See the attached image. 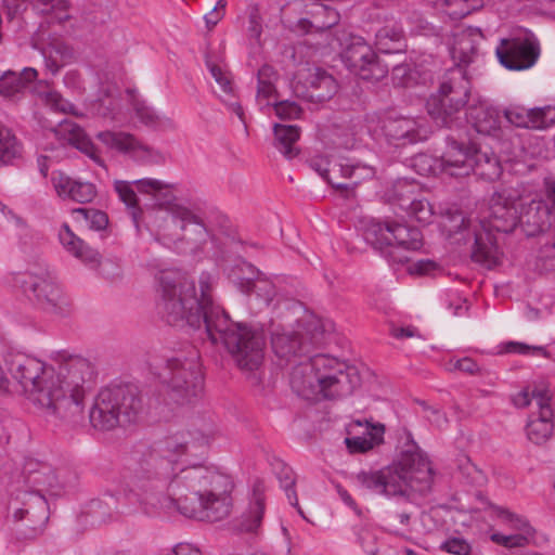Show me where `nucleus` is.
<instances>
[{"mask_svg":"<svg viewBox=\"0 0 555 555\" xmlns=\"http://www.w3.org/2000/svg\"><path fill=\"white\" fill-rule=\"evenodd\" d=\"M186 451L184 435H173L143 455L132 480L140 502L157 506L167 496L186 517L211 522L227 518L233 506L231 477L203 465L183 467L179 459Z\"/></svg>","mask_w":555,"mask_h":555,"instance_id":"nucleus-1","label":"nucleus"},{"mask_svg":"<svg viewBox=\"0 0 555 555\" xmlns=\"http://www.w3.org/2000/svg\"><path fill=\"white\" fill-rule=\"evenodd\" d=\"M96 376L95 364L78 354L61 351L37 360V416L53 425L81 421Z\"/></svg>","mask_w":555,"mask_h":555,"instance_id":"nucleus-2","label":"nucleus"},{"mask_svg":"<svg viewBox=\"0 0 555 555\" xmlns=\"http://www.w3.org/2000/svg\"><path fill=\"white\" fill-rule=\"evenodd\" d=\"M216 280V275L203 272L197 293L194 281L175 271L160 272L157 308L162 319L170 326L199 328L204 324L206 330L208 314L220 308L212 299Z\"/></svg>","mask_w":555,"mask_h":555,"instance_id":"nucleus-3","label":"nucleus"},{"mask_svg":"<svg viewBox=\"0 0 555 555\" xmlns=\"http://www.w3.org/2000/svg\"><path fill=\"white\" fill-rule=\"evenodd\" d=\"M289 383L294 392L306 400H335L350 396L360 386L361 376L354 365L315 354L293 367Z\"/></svg>","mask_w":555,"mask_h":555,"instance_id":"nucleus-4","label":"nucleus"},{"mask_svg":"<svg viewBox=\"0 0 555 555\" xmlns=\"http://www.w3.org/2000/svg\"><path fill=\"white\" fill-rule=\"evenodd\" d=\"M359 483L377 494L405 496L408 490L427 493L434 482V472L428 457L418 449L404 451L399 461L376 472H361Z\"/></svg>","mask_w":555,"mask_h":555,"instance_id":"nucleus-5","label":"nucleus"},{"mask_svg":"<svg viewBox=\"0 0 555 555\" xmlns=\"http://www.w3.org/2000/svg\"><path fill=\"white\" fill-rule=\"evenodd\" d=\"M208 315L206 333L211 343H221L241 370H257L264 358L263 330L257 325L232 321L221 308Z\"/></svg>","mask_w":555,"mask_h":555,"instance_id":"nucleus-6","label":"nucleus"},{"mask_svg":"<svg viewBox=\"0 0 555 555\" xmlns=\"http://www.w3.org/2000/svg\"><path fill=\"white\" fill-rule=\"evenodd\" d=\"M142 391L132 384H113L100 389L89 417L95 429L108 431L137 424L147 414Z\"/></svg>","mask_w":555,"mask_h":555,"instance_id":"nucleus-7","label":"nucleus"},{"mask_svg":"<svg viewBox=\"0 0 555 555\" xmlns=\"http://www.w3.org/2000/svg\"><path fill=\"white\" fill-rule=\"evenodd\" d=\"M520 195L517 191L503 188L493 193L490 199L489 216L481 223L482 231L469 233L474 237L472 259L488 269L499 262V248L491 231L511 233L519 223Z\"/></svg>","mask_w":555,"mask_h":555,"instance_id":"nucleus-8","label":"nucleus"},{"mask_svg":"<svg viewBox=\"0 0 555 555\" xmlns=\"http://www.w3.org/2000/svg\"><path fill=\"white\" fill-rule=\"evenodd\" d=\"M334 330L328 320L315 314L305 315L298 322V330L276 326L271 332V346L276 357L289 362L292 359L306 358L312 348L324 344L325 335Z\"/></svg>","mask_w":555,"mask_h":555,"instance_id":"nucleus-9","label":"nucleus"},{"mask_svg":"<svg viewBox=\"0 0 555 555\" xmlns=\"http://www.w3.org/2000/svg\"><path fill=\"white\" fill-rule=\"evenodd\" d=\"M137 191L152 195L160 207L166 208L173 222L179 223L185 232L183 238L194 244V249H201L208 242L210 234L204 220L190 208L173 203L175 196L170 192L172 184L154 178L134 180Z\"/></svg>","mask_w":555,"mask_h":555,"instance_id":"nucleus-10","label":"nucleus"},{"mask_svg":"<svg viewBox=\"0 0 555 555\" xmlns=\"http://www.w3.org/2000/svg\"><path fill=\"white\" fill-rule=\"evenodd\" d=\"M442 172L451 177H476L494 181L502 173V165L493 152L472 150L463 143L452 141L440 158Z\"/></svg>","mask_w":555,"mask_h":555,"instance_id":"nucleus-11","label":"nucleus"},{"mask_svg":"<svg viewBox=\"0 0 555 555\" xmlns=\"http://www.w3.org/2000/svg\"><path fill=\"white\" fill-rule=\"evenodd\" d=\"M363 236L366 243L377 250L384 251V249L389 248L388 256L398 262L408 261V257H396L395 253L397 250H418L423 246L422 233L417 228L389 220L372 219L367 221Z\"/></svg>","mask_w":555,"mask_h":555,"instance_id":"nucleus-12","label":"nucleus"},{"mask_svg":"<svg viewBox=\"0 0 555 555\" xmlns=\"http://www.w3.org/2000/svg\"><path fill=\"white\" fill-rule=\"evenodd\" d=\"M162 379L167 387L169 401L178 404L191 402L203 388V377L195 357L168 359Z\"/></svg>","mask_w":555,"mask_h":555,"instance_id":"nucleus-13","label":"nucleus"},{"mask_svg":"<svg viewBox=\"0 0 555 555\" xmlns=\"http://www.w3.org/2000/svg\"><path fill=\"white\" fill-rule=\"evenodd\" d=\"M339 44L346 47L340 55L346 65L362 80L376 82L386 77L387 66L382 64L374 49L363 37H345L344 42L336 37Z\"/></svg>","mask_w":555,"mask_h":555,"instance_id":"nucleus-14","label":"nucleus"},{"mask_svg":"<svg viewBox=\"0 0 555 555\" xmlns=\"http://www.w3.org/2000/svg\"><path fill=\"white\" fill-rule=\"evenodd\" d=\"M380 130L386 140L396 146L414 144L428 137L424 119L387 112L380 119Z\"/></svg>","mask_w":555,"mask_h":555,"instance_id":"nucleus-15","label":"nucleus"},{"mask_svg":"<svg viewBox=\"0 0 555 555\" xmlns=\"http://www.w3.org/2000/svg\"><path fill=\"white\" fill-rule=\"evenodd\" d=\"M495 53L500 64L506 69L524 70L535 64L540 46L530 37H503Z\"/></svg>","mask_w":555,"mask_h":555,"instance_id":"nucleus-16","label":"nucleus"},{"mask_svg":"<svg viewBox=\"0 0 555 555\" xmlns=\"http://www.w3.org/2000/svg\"><path fill=\"white\" fill-rule=\"evenodd\" d=\"M96 139L107 149L129 155L138 162L156 164L163 159L158 151L144 144L129 132L106 130L99 132Z\"/></svg>","mask_w":555,"mask_h":555,"instance_id":"nucleus-17","label":"nucleus"},{"mask_svg":"<svg viewBox=\"0 0 555 555\" xmlns=\"http://www.w3.org/2000/svg\"><path fill=\"white\" fill-rule=\"evenodd\" d=\"M61 244L74 257L80 259L90 266H100L101 274L108 280H115L120 276V267L111 260L101 261L100 253L86 244L68 227L64 224L59 233Z\"/></svg>","mask_w":555,"mask_h":555,"instance_id":"nucleus-18","label":"nucleus"},{"mask_svg":"<svg viewBox=\"0 0 555 555\" xmlns=\"http://www.w3.org/2000/svg\"><path fill=\"white\" fill-rule=\"evenodd\" d=\"M62 488L56 469L48 462L37 461V512L40 511L43 526L48 524L51 513L55 509V502Z\"/></svg>","mask_w":555,"mask_h":555,"instance_id":"nucleus-19","label":"nucleus"},{"mask_svg":"<svg viewBox=\"0 0 555 555\" xmlns=\"http://www.w3.org/2000/svg\"><path fill=\"white\" fill-rule=\"evenodd\" d=\"M505 120L515 127L527 129H544L555 122V107L544 106L526 108L512 104L502 111Z\"/></svg>","mask_w":555,"mask_h":555,"instance_id":"nucleus-20","label":"nucleus"},{"mask_svg":"<svg viewBox=\"0 0 555 555\" xmlns=\"http://www.w3.org/2000/svg\"><path fill=\"white\" fill-rule=\"evenodd\" d=\"M519 225L527 236H535L551 227L552 209L542 199H519Z\"/></svg>","mask_w":555,"mask_h":555,"instance_id":"nucleus-21","label":"nucleus"},{"mask_svg":"<svg viewBox=\"0 0 555 555\" xmlns=\"http://www.w3.org/2000/svg\"><path fill=\"white\" fill-rule=\"evenodd\" d=\"M5 365L12 378L24 395L35 391V357L20 349L12 348L4 356Z\"/></svg>","mask_w":555,"mask_h":555,"instance_id":"nucleus-22","label":"nucleus"},{"mask_svg":"<svg viewBox=\"0 0 555 555\" xmlns=\"http://www.w3.org/2000/svg\"><path fill=\"white\" fill-rule=\"evenodd\" d=\"M51 182L60 197L80 204L91 203L98 194L93 183L73 179L61 171L52 172Z\"/></svg>","mask_w":555,"mask_h":555,"instance_id":"nucleus-23","label":"nucleus"},{"mask_svg":"<svg viewBox=\"0 0 555 555\" xmlns=\"http://www.w3.org/2000/svg\"><path fill=\"white\" fill-rule=\"evenodd\" d=\"M37 304L48 312L63 314L70 302L50 272L37 276Z\"/></svg>","mask_w":555,"mask_h":555,"instance_id":"nucleus-24","label":"nucleus"},{"mask_svg":"<svg viewBox=\"0 0 555 555\" xmlns=\"http://www.w3.org/2000/svg\"><path fill=\"white\" fill-rule=\"evenodd\" d=\"M339 18L340 15L335 9L318 4L311 12V18H299L294 26L289 27V30L298 35L323 33L336 26Z\"/></svg>","mask_w":555,"mask_h":555,"instance_id":"nucleus-25","label":"nucleus"},{"mask_svg":"<svg viewBox=\"0 0 555 555\" xmlns=\"http://www.w3.org/2000/svg\"><path fill=\"white\" fill-rule=\"evenodd\" d=\"M451 98L457 105H466L470 95V81L466 69L462 67L449 68L442 77L438 92Z\"/></svg>","mask_w":555,"mask_h":555,"instance_id":"nucleus-26","label":"nucleus"},{"mask_svg":"<svg viewBox=\"0 0 555 555\" xmlns=\"http://www.w3.org/2000/svg\"><path fill=\"white\" fill-rule=\"evenodd\" d=\"M223 42L217 47L212 42H208L205 51V64L216 83L220 87L224 95L233 94V82L231 73L221 66L223 62Z\"/></svg>","mask_w":555,"mask_h":555,"instance_id":"nucleus-27","label":"nucleus"},{"mask_svg":"<svg viewBox=\"0 0 555 555\" xmlns=\"http://www.w3.org/2000/svg\"><path fill=\"white\" fill-rule=\"evenodd\" d=\"M426 107L438 126L451 128L461 119L460 115L465 106L455 104L451 98L436 93L430 95Z\"/></svg>","mask_w":555,"mask_h":555,"instance_id":"nucleus-28","label":"nucleus"},{"mask_svg":"<svg viewBox=\"0 0 555 555\" xmlns=\"http://www.w3.org/2000/svg\"><path fill=\"white\" fill-rule=\"evenodd\" d=\"M35 68L25 67L20 74L5 72L0 77V94L7 98H18L25 93L35 91Z\"/></svg>","mask_w":555,"mask_h":555,"instance_id":"nucleus-29","label":"nucleus"},{"mask_svg":"<svg viewBox=\"0 0 555 555\" xmlns=\"http://www.w3.org/2000/svg\"><path fill=\"white\" fill-rule=\"evenodd\" d=\"M67 9V0H37V18H41L37 22V35L50 30L55 24H62L69 20Z\"/></svg>","mask_w":555,"mask_h":555,"instance_id":"nucleus-30","label":"nucleus"},{"mask_svg":"<svg viewBox=\"0 0 555 555\" xmlns=\"http://www.w3.org/2000/svg\"><path fill=\"white\" fill-rule=\"evenodd\" d=\"M501 114L499 108L481 104L470 108V117L476 131L480 134L490 135L496 139L502 138Z\"/></svg>","mask_w":555,"mask_h":555,"instance_id":"nucleus-31","label":"nucleus"},{"mask_svg":"<svg viewBox=\"0 0 555 555\" xmlns=\"http://www.w3.org/2000/svg\"><path fill=\"white\" fill-rule=\"evenodd\" d=\"M309 99L312 102H325L331 100L339 89L336 79L320 67L310 70L309 77Z\"/></svg>","mask_w":555,"mask_h":555,"instance_id":"nucleus-32","label":"nucleus"},{"mask_svg":"<svg viewBox=\"0 0 555 555\" xmlns=\"http://www.w3.org/2000/svg\"><path fill=\"white\" fill-rule=\"evenodd\" d=\"M400 504H392L385 514L384 528L396 535L405 537L410 532V520L414 514L413 505L405 499Z\"/></svg>","mask_w":555,"mask_h":555,"instance_id":"nucleus-33","label":"nucleus"},{"mask_svg":"<svg viewBox=\"0 0 555 555\" xmlns=\"http://www.w3.org/2000/svg\"><path fill=\"white\" fill-rule=\"evenodd\" d=\"M60 131L68 133V141L80 152L90 157L98 165L104 166V162L99 154L94 143L86 135L83 130L76 124L64 119L60 121Z\"/></svg>","mask_w":555,"mask_h":555,"instance_id":"nucleus-34","label":"nucleus"},{"mask_svg":"<svg viewBox=\"0 0 555 555\" xmlns=\"http://www.w3.org/2000/svg\"><path fill=\"white\" fill-rule=\"evenodd\" d=\"M274 146L287 159H293L299 153L296 143L300 137V128L295 125L275 124L273 127Z\"/></svg>","mask_w":555,"mask_h":555,"instance_id":"nucleus-35","label":"nucleus"},{"mask_svg":"<svg viewBox=\"0 0 555 555\" xmlns=\"http://www.w3.org/2000/svg\"><path fill=\"white\" fill-rule=\"evenodd\" d=\"M243 267L249 272L246 279H242L241 285L243 291L246 293L255 292L266 305H269L276 294L274 284L268 279L260 278V272L250 263H243Z\"/></svg>","mask_w":555,"mask_h":555,"instance_id":"nucleus-36","label":"nucleus"},{"mask_svg":"<svg viewBox=\"0 0 555 555\" xmlns=\"http://www.w3.org/2000/svg\"><path fill=\"white\" fill-rule=\"evenodd\" d=\"M553 414L544 409L542 417L532 414L526 426L528 439L534 444L541 446L547 442L554 433Z\"/></svg>","mask_w":555,"mask_h":555,"instance_id":"nucleus-37","label":"nucleus"},{"mask_svg":"<svg viewBox=\"0 0 555 555\" xmlns=\"http://www.w3.org/2000/svg\"><path fill=\"white\" fill-rule=\"evenodd\" d=\"M421 186L415 181L408 179H398L392 186L387 190L385 196L390 204L398 205L402 210L413 205V199L417 197Z\"/></svg>","mask_w":555,"mask_h":555,"instance_id":"nucleus-38","label":"nucleus"},{"mask_svg":"<svg viewBox=\"0 0 555 555\" xmlns=\"http://www.w3.org/2000/svg\"><path fill=\"white\" fill-rule=\"evenodd\" d=\"M478 50L472 37H454L450 47V55L454 62V67L465 69L477 57Z\"/></svg>","mask_w":555,"mask_h":555,"instance_id":"nucleus-39","label":"nucleus"},{"mask_svg":"<svg viewBox=\"0 0 555 555\" xmlns=\"http://www.w3.org/2000/svg\"><path fill=\"white\" fill-rule=\"evenodd\" d=\"M133 181H125V180H115L114 181V190L118 195V198L126 205L129 214L138 225L139 218L141 217L142 209L139 205V198L133 189Z\"/></svg>","mask_w":555,"mask_h":555,"instance_id":"nucleus-40","label":"nucleus"},{"mask_svg":"<svg viewBox=\"0 0 555 555\" xmlns=\"http://www.w3.org/2000/svg\"><path fill=\"white\" fill-rule=\"evenodd\" d=\"M70 214L76 223L90 230L102 231L108 224V217L102 210L81 207L73 209Z\"/></svg>","mask_w":555,"mask_h":555,"instance_id":"nucleus-41","label":"nucleus"},{"mask_svg":"<svg viewBox=\"0 0 555 555\" xmlns=\"http://www.w3.org/2000/svg\"><path fill=\"white\" fill-rule=\"evenodd\" d=\"M385 427L382 424L371 425L367 437L346 438L347 448L350 452H366L383 442Z\"/></svg>","mask_w":555,"mask_h":555,"instance_id":"nucleus-42","label":"nucleus"},{"mask_svg":"<svg viewBox=\"0 0 555 555\" xmlns=\"http://www.w3.org/2000/svg\"><path fill=\"white\" fill-rule=\"evenodd\" d=\"M41 53L44 57L47 69L53 75L73 56L72 51L59 41H54L48 48L41 49Z\"/></svg>","mask_w":555,"mask_h":555,"instance_id":"nucleus-43","label":"nucleus"},{"mask_svg":"<svg viewBox=\"0 0 555 555\" xmlns=\"http://www.w3.org/2000/svg\"><path fill=\"white\" fill-rule=\"evenodd\" d=\"M278 72L268 64L262 65L257 73V96L268 99L276 92Z\"/></svg>","mask_w":555,"mask_h":555,"instance_id":"nucleus-44","label":"nucleus"},{"mask_svg":"<svg viewBox=\"0 0 555 555\" xmlns=\"http://www.w3.org/2000/svg\"><path fill=\"white\" fill-rule=\"evenodd\" d=\"M255 500L250 503L249 508L242 515L241 529L245 531H255L261 524L264 503L260 493L255 490Z\"/></svg>","mask_w":555,"mask_h":555,"instance_id":"nucleus-45","label":"nucleus"},{"mask_svg":"<svg viewBox=\"0 0 555 555\" xmlns=\"http://www.w3.org/2000/svg\"><path fill=\"white\" fill-rule=\"evenodd\" d=\"M21 153L15 135L0 122V164H8Z\"/></svg>","mask_w":555,"mask_h":555,"instance_id":"nucleus-46","label":"nucleus"},{"mask_svg":"<svg viewBox=\"0 0 555 555\" xmlns=\"http://www.w3.org/2000/svg\"><path fill=\"white\" fill-rule=\"evenodd\" d=\"M452 18H463L482 5L481 0H439Z\"/></svg>","mask_w":555,"mask_h":555,"instance_id":"nucleus-47","label":"nucleus"},{"mask_svg":"<svg viewBox=\"0 0 555 555\" xmlns=\"http://www.w3.org/2000/svg\"><path fill=\"white\" fill-rule=\"evenodd\" d=\"M278 479L280 481L281 487L284 489L286 496L289 501V503L297 508L299 515L306 519V516L304 514V511L298 504V498L297 493L294 490L295 486V477L292 468L287 466H283L281 472L278 473Z\"/></svg>","mask_w":555,"mask_h":555,"instance_id":"nucleus-48","label":"nucleus"},{"mask_svg":"<svg viewBox=\"0 0 555 555\" xmlns=\"http://www.w3.org/2000/svg\"><path fill=\"white\" fill-rule=\"evenodd\" d=\"M243 25L250 35H261L268 27L257 4L246 8Z\"/></svg>","mask_w":555,"mask_h":555,"instance_id":"nucleus-49","label":"nucleus"},{"mask_svg":"<svg viewBox=\"0 0 555 555\" xmlns=\"http://www.w3.org/2000/svg\"><path fill=\"white\" fill-rule=\"evenodd\" d=\"M403 210L422 224H429L434 217V210L429 202L418 197L413 199V205L408 206Z\"/></svg>","mask_w":555,"mask_h":555,"instance_id":"nucleus-50","label":"nucleus"},{"mask_svg":"<svg viewBox=\"0 0 555 555\" xmlns=\"http://www.w3.org/2000/svg\"><path fill=\"white\" fill-rule=\"evenodd\" d=\"M44 81L37 79V95L40 96L44 103L55 112L67 113L72 109L73 105L64 100L56 91L42 92L40 90Z\"/></svg>","mask_w":555,"mask_h":555,"instance_id":"nucleus-51","label":"nucleus"},{"mask_svg":"<svg viewBox=\"0 0 555 555\" xmlns=\"http://www.w3.org/2000/svg\"><path fill=\"white\" fill-rule=\"evenodd\" d=\"M309 165L324 180H326L333 188H335L337 190H348L349 189V184L339 182V181L335 180L330 175V171H331L330 165H331V163H330V160L326 157H323V156L312 157L310 159V162H309Z\"/></svg>","mask_w":555,"mask_h":555,"instance_id":"nucleus-52","label":"nucleus"},{"mask_svg":"<svg viewBox=\"0 0 555 555\" xmlns=\"http://www.w3.org/2000/svg\"><path fill=\"white\" fill-rule=\"evenodd\" d=\"M117 508V500L112 494H105L104 499L92 500L90 503V512L103 519L111 518Z\"/></svg>","mask_w":555,"mask_h":555,"instance_id":"nucleus-53","label":"nucleus"},{"mask_svg":"<svg viewBox=\"0 0 555 555\" xmlns=\"http://www.w3.org/2000/svg\"><path fill=\"white\" fill-rule=\"evenodd\" d=\"M503 351L507 353H520V354H542L545 358H548V351L542 346H530L524 343L518 341H507L503 345Z\"/></svg>","mask_w":555,"mask_h":555,"instance_id":"nucleus-54","label":"nucleus"},{"mask_svg":"<svg viewBox=\"0 0 555 555\" xmlns=\"http://www.w3.org/2000/svg\"><path fill=\"white\" fill-rule=\"evenodd\" d=\"M274 111L279 118L292 120L301 116V107L294 101L284 100L274 104Z\"/></svg>","mask_w":555,"mask_h":555,"instance_id":"nucleus-55","label":"nucleus"},{"mask_svg":"<svg viewBox=\"0 0 555 555\" xmlns=\"http://www.w3.org/2000/svg\"><path fill=\"white\" fill-rule=\"evenodd\" d=\"M531 397L532 400L535 401L537 406L539 409L537 416L542 417V413L545 410H548L551 413H553V410L551 408L550 401L552 399V393L548 388L534 385L531 389Z\"/></svg>","mask_w":555,"mask_h":555,"instance_id":"nucleus-56","label":"nucleus"},{"mask_svg":"<svg viewBox=\"0 0 555 555\" xmlns=\"http://www.w3.org/2000/svg\"><path fill=\"white\" fill-rule=\"evenodd\" d=\"M490 539L492 542H494L499 545H502L504 547H507V548L522 547L528 542V539L524 534H520V533L505 535V534L495 532L490 535Z\"/></svg>","mask_w":555,"mask_h":555,"instance_id":"nucleus-57","label":"nucleus"},{"mask_svg":"<svg viewBox=\"0 0 555 555\" xmlns=\"http://www.w3.org/2000/svg\"><path fill=\"white\" fill-rule=\"evenodd\" d=\"M441 548L453 555H468L472 551L470 544L463 538H450L442 543Z\"/></svg>","mask_w":555,"mask_h":555,"instance_id":"nucleus-58","label":"nucleus"},{"mask_svg":"<svg viewBox=\"0 0 555 555\" xmlns=\"http://www.w3.org/2000/svg\"><path fill=\"white\" fill-rule=\"evenodd\" d=\"M132 106H133V109L135 112V116L144 125H146V126H154L157 122L158 117H157L156 113L151 107L145 105L144 102H141V101H138V100H133Z\"/></svg>","mask_w":555,"mask_h":555,"instance_id":"nucleus-59","label":"nucleus"},{"mask_svg":"<svg viewBox=\"0 0 555 555\" xmlns=\"http://www.w3.org/2000/svg\"><path fill=\"white\" fill-rule=\"evenodd\" d=\"M411 35H434V27L421 14L412 13L408 18Z\"/></svg>","mask_w":555,"mask_h":555,"instance_id":"nucleus-60","label":"nucleus"},{"mask_svg":"<svg viewBox=\"0 0 555 555\" xmlns=\"http://www.w3.org/2000/svg\"><path fill=\"white\" fill-rule=\"evenodd\" d=\"M391 79L397 87H409L412 80V73L408 64L396 65L391 70Z\"/></svg>","mask_w":555,"mask_h":555,"instance_id":"nucleus-61","label":"nucleus"},{"mask_svg":"<svg viewBox=\"0 0 555 555\" xmlns=\"http://www.w3.org/2000/svg\"><path fill=\"white\" fill-rule=\"evenodd\" d=\"M225 0H218L214 9L204 16L207 30L210 31L223 16Z\"/></svg>","mask_w":555,"mask_h":555,"instance_id":"nucleus-62","label":"nucleus"},{"mask_svg":"<svg viewBox=\"0 0 555 555\" xmlns=\"http://www.w3.org/2000/svg\"><path fill=\"white\" fill-rule=\"evenodd\" d=\"M34 0H3V8L10 18L26 11L28 5H33Z\"/></svg>","mask_w":555,"mask_h":555,"instance_id":"nucleus-63","label":"nucleus"},{"mask_svg":"<svg viewBox=\"0 0 555 555\" xmlns=\"http://www.w3.org/2000/svg\"><path fill=\"white\" fill-rule=\"evenodd\" d=\"M438 269V263L430 259H421L416 262H413L409 267V272L412 274H429Z\"/></svg>","mask_w":555,"mask_h":555,"instance_id":"nucleus-64","label":"nucleus"}]
</instances>
